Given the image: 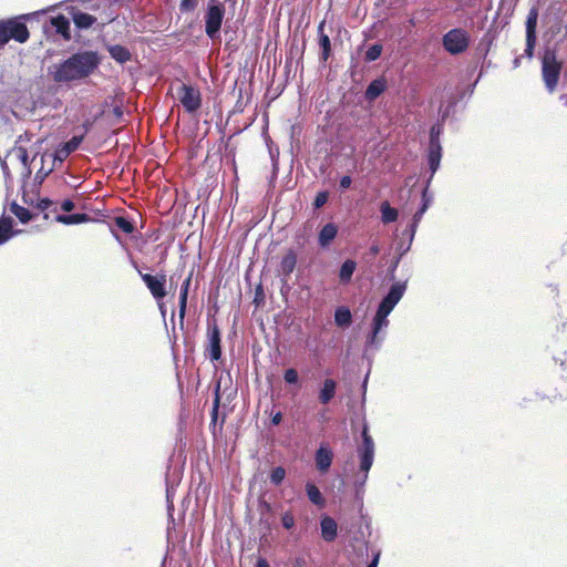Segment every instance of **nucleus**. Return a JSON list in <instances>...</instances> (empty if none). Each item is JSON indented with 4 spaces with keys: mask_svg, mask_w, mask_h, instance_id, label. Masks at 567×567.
Listing matches in <instances>:
<instances>
[{
    "mask_svg": "<svg viewBox=\"0 0 567 567\" xmlns=\"http://www.w3.org/2000/svg\"><path fill=\"white\" fill-rule=\"evenodd\" d=\"M306 491L311 503H313L317 506L324 505V498L322 497L321 492L315 484L307 483Z\"/></svg>",
    "mask_w": 567,
    "mask_h": 567,
    "instance_id": "31",
    "label": "nucleus"
},
{
    "mask_svg": "<svg viewBox=\"0 0 567 567\" xmlns=\"http://www.w3.org/2000/svg\"><path fill=\"white\" fill-rule=\"evenodd\" d=\"M338 234V226L333 223L326 224L319 231L318 243L320 247L330 246Z\"/></svg>",
    "mask_w": 567,
    "mask_h": 567,
    "instance_id": "14",
    "label": "nucleus"
},
{
    "mask_svg": "<svg viewBox=\"0 0 567 567\" xmlns=\"http://www.w3.org/2000/svg\"><path fill=\"white\" fill-rule=\"evenodd\" d=\"M173 286H175V282H173V277H171V279H169V287L173 288Z\"/></svg>",
    "mask_w": 567,
    "mask_h": 567,
    "instance_id": "57",
    "label": "nucleus"
},
{
    "mask_svg": "<svg viewBox=\"0 0 567 567\" xmlns=\"http://www.w3.org/2000/svg\"><path fill=\"white\" fill-rule=\"evenodd\" d=\"M389 315L390 313H388V312H385V311H383V310L378 308L377 313H375V316L373 318V328H372V333H371V337H370V340H369V342L371 344L375 343L377 336L380 332V330L383 327L388 326L389 321H388L386 318H388Z\"/></svg>",
    "mask_w": 567,
    "mask_h": 567,
    "instance_id": "19",
    "label": "nucleus"
},
{
    "mask_svg": "<svg viewBox=\"0 0 567 567\" xmlns=\"http://www.w3.org/2000/svg\"><path fill=\"white\" fill-rule=\"evenodd\" d=\"M225 16V7L216 0H209L205 14V32L214 39L219 32Z\"/></svg>",
    "mask_w": 567,
    "mask_h": 567,
    "instance_id": "5",
    "label": "nucleus"
},
{
    "mask_svg": "<svg viewBox=\"0 0 567 567\" xmlns=\"http://www.w3.org/2000/svg\"><path fill=\"white\" fill-rule=\"evenodd\" d=\"M536 37H526V48H525V54L529 59L534 55V49L536 44Z\"/></svg>",
    "mask_w": 567,
    "mask_h": 567,
    "instance_id": "42",
    "label": "nucleus"
},
{
    "mask_svg": "<svg viewBox=\"0 0 567 567\" xmlns=\"http://www.w3.org/2000/svg\"><path fill=\"white\" fill-rule=\"evenodd\" d=\"M74 207H75V205L71 199H64L61 204V208L64 212H71L72 209H74Z\"/></svg>",
    "mask_w": 567,
    "mask_h": 567,
    "instance_id": "47",
    "label": "nucleus"
},
{
    "mask_svg": "<svg viewBox=\"0 0 567 567\" xmlns=\"http://www.w3.org/2000/svg\"><path fill=\"white\" fill-rule=\"evenodd\" d=\"M386 89V81L383 78L373 80L365 90V99L368 101H374L379 97Z\"/></svg>",
    "mask_w": 567,
    "mask_h": 567,
    "instance_id": "20",
    "label": "nucleus"
},
{
    "mask_svg": "<svg viewBox=\"0 0 567 567\" xmlns=\"http://www.w3.org/2000/svg\"><path fill=\"white\" fill-rule=\"evenodd\" d=\"M286 477V470L282 466L275 467L270 473L271 484L278 486L282 483Z\"/></svg>",
    "mask_w": 567,
    "mask_h": 567,
    "instance_id": "36",
    "label": "nucleus"
},
{
    "mask_svg": "<svg viewBox=\"0 0 567 567\" xmlns=\"http://www.w3.org/2000/svg\"><path fill=\"white\" fill-rule=\"evenodd\" d=\"M221 338L220 330L215 323L208 329V343L205 348V354L210 361H218L221 358Z\"/></svg>",
    "mask_w": 567,
    "mask_h": 567,
    "instance_id": "8",
    "label": "nucleus"
},
{
    "mask_svg": "<svg viewBox=\"0 0 567 567\" xmlns=\"http://www.w3.org/2000/svg\"><path fill=\"white\" fill-rule=\"evenodd\" d=\"M320 526L322 538L326 542H333L337 537L338 529L336 520L329 516H324L320 522Z\"/></svg>",
    "mask_w": 567,
    "mask_h": 567,
    "instance_id": "17",
    "label": "nucleus"
},
{
    "mask_svg": "<svg viewBox=\"0 0 567 567\" xmlns=\"http://www.w3.org/2000/svg\"><path fill=\"white\" fill-rule=\"evenodd\" d=\"M198 0H182L179 9L182 12H190L196 9Z\"/></svg>",
    "mask_w": 567,
    "mask_h": 567,
    "instance_id": "40",
    "label": "nucleus"
},
{
    "mask_svg": "<svg viewBox=\"0 0 567 567\" xmlns=\"http://www.w3.org/2000/svg\"><path fill=\"white\" fill-rule=\"evenodd\" d=\"M14 235L13 219L10 216L0 217V245L8 241Z\"/></svg>",
    "mask_w": 567,
    "mask_h": 567,
    "instance_id": "22",
    "label": "nucleus"
},
{
    "mask_svg": "<svg viewBox=\"0 0 567 567\" xmlns=\"http://www.w3.org/2000/svg\"><path fill=\"white\" fill-rule=\"evenodd\" d=\"M176 94L184 110L189 114H195L202 106L200 91L186 83H181L176 87Z\"/></svg>",
    "mask_w": 567,
    "mask_h": 567,
    "instance_id": "4",
    "label": "nucleus"
},
{
    "mask_svg": "<svg viewBox=\"0 0 567 567\" xmlns=\"http://www.w3.org/2000/svg\"><path fill=\"white\" fill-rule=\"evenodd\" d=\"M256 567H270L266 559L259 558Z\"/></svg>",
    "mask_w": 567,
    "mask_h": 567,
    "instance_id": "50",
    "label": "nucleus"
},
{
    "mask_svg": "<svg viewBox=\"0 0 567 567\" xmlns=\"http://www.w3.org/2000/svg\"><path fill=\"white\" fill-rule=\"evenodd\" d=\"M83 141V135L81 136H73L71 140H69L62 147L61 152L64 153V156H69L72 152L76 151L80 144Z\"/></svg>",
    "mask_w": 567,
    "mask_h": 567,
    "instance_id": "33",
    "label": "nucleus"
},
{
    "mask_svg": "<svg viewBox=\"0 0 567 567\" xmlns=\"http://www.w3.org/2000/svg\"><path fill=\"white\" fill-rule=\"evenodd\" d=\"M440 134L441 130L436 126H433L430 132V143H440Z\"/></svg>",
    "mask_w": 567,
    "mask_h": 567,
    "instance_id": "45",
    "label": "nucleus"
},
{
    "mask_svg": "<svg viewBox=\"0 0 567 567\" xmlns=\"http://www.w3.org/2000/svg\"><path fill=\"white\" fill-rule=\"evenodd\" d=\"M471 38L467 31L454 28L447 31L442 39L443 48L452 55L465 52L470 47Z\"/></svg>",
    "mask_w": 567,
    "mask_h": 567,
    "instance_id": "3",
    "label": "nucleus"
},
{
    "mask_svg": "<svg viewBox=\"0 0 567 567\" xmlns=\"http://www.w3.org/2000/svg\"><path fill=\"white\" fill-rule=\"evenodd\" d=\"M538 19L537 8H532L526 19V37H536V27Z\"/></svg>",
    "mask_w": 567,
    "mask_h": 567,
    "instance_id": "30",
    "label": "nucleus"
},
{
    "mask_svg": "<svg viewBox=\"0 0 567 567\" xmlns=\"http://www.w3.org/2000/svg\"><path fill=\"white\" fill-rule=\"evenodd\" d=\"M107 51H109L111 58L114 59L118 63H126L132 58L130 50L126 47L121 45V44L110 45L107 48Z\"/></svg>",
    "mask_w": 567,
    "mask_h": 567,
    "instance_id": "23",
    "label": "nucleus"
},
{
    "mask_svg": "<svg viewBox=\"0 0 567 567\" xmlns=\"http://www.w3.org/2000/svg\"><path fill=\"white\" fill-rule=\"evenodd\" d=\"M284 379L289 384H296L299 380L298 372L293 368H289L285 371Z\"/></svg>",
    "mask_w": 567,
    "mask_h": 567,
    "instance_id": "39",
    "label": "nucleus"
},
{
    "mask_svg": "<svg viewBox=\"0 0 567 567\" xmlns=\"http://www.w3.org/2000/svg\"><path fill=\"white\" fill-rule=\"evenodd\" d=\"M50 21L52 27H54L55 32L60 34L64 41H70L72 39L70 32V22L66 17L59 14L56 17H52Z\"/></svg>",
    "mask_w": 567,
    "mask_h": 567,
    "instance_id": "13",
    "label": "nucleus"
},
{
    "mask_svg": "<svg viewBox=\"0 0 567 567\" xmlns=\"http://www.w3.org/2000/svg\"><path fill=\"white\" fill-rule=\"evenodd\" d=\"M441 158H442L441 143H430L427 161H429V166H430L432 174H434L437 171V168L440 166Z\"/></svg>",
    "mask_w": 567,
    "mask_h": 567,
    "instance_id": "18",
    "label": "nucleus"
},
{
    "mask_svg": "<svg viewBox=\"0 0 567 567\" xmlns=\"http://www.w3.org/2000/svg\"><path fill=\"white\" fill-rule=\"evenodd\" d=\"M281 420H282L281 412H277L275 415H272L271 423L275 425H278L281 422Z\"/></svg>",
    "mask_w": 567,
    "mask_h": 567,
    "instance_id": "49",
    "label": "nucleus"
},
{
    "mask_svg": "<svg viewBox=\"0 0 567 567\" xmlns=\"http://www.w3.org/2000/svg\"><path fill=\"white\" fill-rule=\"evenodd\" d=\"M519 64H520V58H516V59L514 60V68H518V66H519Z\"/></svg>",
    "mask_w": 567,
    "mask_h": 567,
    "instance_id": "54",
    "label": "nucleus"
},
{
    "mask_svg": "<svg viewBox=\"0 0 567 567\" xmlns=\"http://www.w3.org/2000/svg\"><path fill=\"white\" fill-rule=\"evenodd\" d=\"M141 278L147 289L150 290L152 297L158 302V307L164 311V303L163 299L167 296L166 290V275L165 274H157V275H151V274H142L140 271Z\"/></svg>",
    "mask_w": 567,
    "mask_h": 567,
    "instance_id": "6",
    "label": "nucleus"
},
{
    "mask_svg": "<svg viewBox=\"0 0 567 567\" xmlns=\"http://www.w3.org/2000/svg\"><path fill=\"white\" fill-rule=\"evenodd\" d=\"M92 218L87 214H72V215H58L55 217V220L58 223H61L63 225H75V224H82L87 223Z\"/></svg>",
    "mask_w": 567,
    "mask_h": 567,
    "instance_id": "25",
    "label": "nucleus"
},
{
    "mask_svg": "<svg viewBox=\"0 0 567 567\" xmlns=\"http://www.w3.org/2000/svg\"><path fill=\"white\" fill-rule=\"evenodd\" d=\"M101 62L102 59L96 51H79L54 64L50 69V75L55 83L79 82L92 75Z\"/></svg>",
    "mask_w": 567,
    "mask_h": 567,
    "instance_id": "1",
    "label": "nucleus"
},
{
    "mask_svg": "<svg viewBox=\"0 0 567 567\" xmlns=\"http://www.w3.org/2000/svg\"><path fill=\"white\" fill-rule=\"evenodd\" d=\"M52 205V200L49 198H42L38 203V207L42 210H47Z\"/></svg>",
    "mask_w": 567,
    "mask_h": 567,
    "instance_id": "48",
    "label": "nucleus"
},
{
    "mask_svg": "<svg viewBox=\"0 0 567 567\" xmlns=\"http://www.w3.org/2000/svg\"><path fill=\"white\" fill-rule=\"evenodd\" d=\"M381 53H382V45L373 44L367 50L364 59L368 62H372V61L378 60L381 56Z\"/></svg>",
    "mask_w": 567,
    "mask_h": 567,
    "instance_id": "37",
    "label": "nucleus"
},
{
    "mask_svg": "<svg viewBox=\"0 0 567 567\" xmlns=\"http://www.w3.org/2000/svg\"><path fill=\"white\" fill-rule=\"evenodd\" d=\"M72 20L78 29H89L96 22L94 16L82 11L73 12Z\"/></svg>",
    "mask_w": 567,
    "mask_h": 567,
    "instance_id": "24",
    "label": "nucleus"
},
{
    "mask_svg": "<svg viewBox=\"0 0 567 567\" xmlns=\"http://www.w3.org/2000/svg\"><path fill=\"white\" fill-rule=\"evenodd\" d=\"M430 202H431V198L429 197L427 195V189L424 188L423 192H422V206L420 207V209L414 214V217H413V221L414 224H417L423 214L426 212V209L429 208V205H430Z\"/></svg>",
    "mask_w": 567,
    "mask_h": 567,
    "instance_id": "34",
    "label": "nucleus"
},
{
    "mask_svg": "<svg viewBox=\"0 0 567 567\" xmlns=\"http://www.w3.org/2000/svg\"><path fill=\"white\" fill-rule=\"evenodd\" d=\"M219 388L220 386H219V383H218L217 386H216V390H215L213 409H212V412H210L212 421H210L209 427H210L213 433H215V431H216L217 419H218V413H219V405H220Z\"/></svg>",
    "mask_w": 567,
    "mask_h": 567,
    "instance_id": "29",
    "label": "nucleus"
},
{
    "mask_svg": "<svg viewBox=\"0 0 567 567\" xmlns=\"http://www.w3.org/2000/svg\"><path fill=\"white\" fill-rule=\"evenodd\" d=\"M379 555H377L373 560L368 565V567H378Z\"/></svg>",
    "mask_w": 567,
    "mask_h": 567,
    "instance_id": "52",
    "label": "nucleus"
},
{
    "mask_svg": "<svg viewBox=\"0 0 567 567\" xmlns=\"http://www.w3.org/2000/svg\"><path fill=\"white\" fill-rule=\"evenodd\" d=\"M381 219L384 224L393 223L398 219V209L391 207L389 202H383L380 206Z\"/></svg>",
    "mask_w": 567,
    "mask_h": 567,
    "instance_id": "28",
    "label": "nucleus"
},
{
    "mask_svg": "<svg viewBox=\"0 0 567 567\" xmlns=\"http://www.w3.org/2000/svg\"><path fill=\"white\" fill-rule=\"evenodd\" d=\"M281 524L286 529H291L295 526V517L291 512L284 513Z\"/></svg>",
    "mask_w": 567,
    "mask_h": 567,
    "instance_id": "41",
    "label": "nucleus"
},
{
    "mask_svg": "<svg viewBox=\"0 0 567 567\" xmlns=\"http://www.w3.org/2000/svg\"><path fill=\"white\" fill-rule=\"evenodd\" d=\"M328 199H329V193L327 190L319 192L316 195L312 205H313L315 208H321L323 205L327 204Z\"/></svg>",
    "mask_w": 567,
    "mask_h": 567,
    "instance_id": "38",
    "label": "nucleus"
},
{
    "mask_svg": "<svg viewBox=\"0 0 567 567\" xmlns=\"http://www.w3.org/2000/svg\"><path fill=\"white\" fill-rule=\"evenodd\" d=\"M315 460H316L317 468L320 472L326 473L332 464V460H333L332 451L329 447L320 446L316 452Z\"/></svg>",
    "mask_w": 567,
    "mask_h": 567,
    "instance_id": "12",
    "label": "nucleus"
},
{
    "mask_svg": "<svg viewBox=\"0 0 567 567\" xmlns=\"http://www.w3.org/2000/svg\"><path fill=\"white\" fill-rule=\"evenodd\" d=\"M8 43V37L6 33V23L4 21H0V48L4 47Z\"/></svg>",
    "mask_w": 567,
    "mask_h": 567,
    "instance_id": "44",
    "label": "nucleus"
},
{
    "mask_svg": "<svg viewBox=\"0 0 567 567\" xmlns=\"http://www.w3.org/2000/svg\"><path fill=\"white\" fill-rule=\"evenodd\" d=\"M173 286H175V282H173V277H171V279H169V287L173 288Z\"/></svg>",
    "mask_w": 567,
    "mask_h": 567,
    "instance_id": "56",
    "label": "nucleus"
},
{
    "mask_svg": "<svg viewBox=\"0 0 567 567\" xmlns=\"http://www.w3.org/2000/svg\"><path fill=\"white\" fill-rule=\"evenodd\" d=\"M18 158L21 161V163L27 166L29 163V154L27 148L24 147H18L16 150Z\"/></svg>",
    "mask_w": 567,
    "mask_h": 567,
    "instance_id": "43",
    "label": "nucleus"
},
{
    "mask_svg": "<svg viewBox=\"0 0 567 567\" xmlns=\"http://www.w3.org/2000/svg\"><path fill=\"white\" fill-rule=\"evenodd\" d=\"M225 2H230L233 6L236 4V0H225Z\"/></svg>",
    "mask_w": 567,
    "mask_h": 567,
    "instance_id": "58",
    "label": "nucleus"
},
{
    "mask_svg": "<svg viewBox=\"0 0 567 567\" xmlns=\"http://www.w3.org/2000/svg\"><path fill=\"white\" fill-rule=\"evenodd\" d=\"M352 179L349 175L342 176L340 179V187L342 189H348L351 186Z\"/></svg>",
    "mask_w": 567,
    "mask_h": 567,
    "instance_id": "46",
    "label": "nucleus"
},
{
    "mask_svg": "<svg viewBox=\"0 0 567 567\" xmlns=\"http://www.w3.org/2000/svg\"><path fill=\"white\" fill-rule=\"evenodd\" d=\"M4 23L8 42L11 39L19 43H24L29 40L30 33L25 23L19 22L14 19L7 20Z\"/></svg>",
    "mask_w": 567,
    "mask_h": 567,
    "instance_id": "10",
    "label": "nucleus"
},
{
    "mask_svg": "<svg viewBox=\"0 0 567 567\" xmlns=\"http://www.w3.org/2000/svg\"><path fill=\"white\" fill-rule=\"evenodd\" d=\"M114 224L125 234H132L134 231V225L123 216L115 217Z\"/></svg>",
    "mask_w": 567,
    "mask_h": 567,
    "instance_id": "35",
    "label": "nucleus"
},
{
    "mask_svg": "<svg viewBox=\"0 0 567 567\" xmlns=\"http://www.w3.org/2000/svg\"><path fill=\"white\" fill-rule=\"evenodd\" d=\"M406 289V282H396L391 286L386 296L382 299L379 305V309L391 313L396 303L401 300Z\"/></svg>",
    "mask_w": 567,
    "mask_h": 567,
    "instance_id": "9",
    "label": "nucleus"
},
{
    "mask_svg": "<svg viewBox=\"0 0 567 567\" xmlns=\"http://www.w3.org/2000/svg\"><path fill=\"white\" fill-rule=\"evenodd\" d=\"M66 157H68V156H64V153H63V152H61V148H59V150L56 151V158H58V159L63 161V159H65Z\"/></svg>",
    "mask_w": 567,
    "mask_h": 567,
    "instance_id": "51",
    "label": "nucleus"
},
{
    "mask_svg": "<svg viewBox=\"0 0 567 567\" xmlns=\"http://www.w3.org/2000/svg\"><path fill=\"white\" fill-rule=\"evenodd\" d=\"M114 111H115V114L122 115V111L120 110V107H115Z\"/></svg>",
    "mask_w": 567,
    "mask_h": 567,
    "instance_id": "55",
    "label": "nucleus"
},
{
    "mask_svg": "<svg viewBox=\"0 0 567 567\" xmlns=\"http://www.w3.org/2000/svg\"><path fill=\"white\" fill-rule=\"evenodd\" d=\"M225 419V416L223 417ZM221 423H225V420H221ZM223 424H220L219 429L221 430Z\"/></svg>",
    "mask_w": 567,
    "mask_h": 567,
    "instance_id": "59",
    "label": "nucleus"
},
{
    "mask_svg": "<svg viewBox=\"0 0 567 567\" xmlns=\"http://www.w3.org/2000/svg\"><path fill=\"white\" fill-rule=\"evenodd\" d=\"M334 321L338 327H349L352 322V315L347 307H339L334 312Z\"/></svg>",
    "mask_w": 567,
    "mask_h": 567,
    "instance_id": "27",
    "label": "nucleus"
},
{
    "mask_svg": "<svg viewBox=\"0 0 567 567\" xmlns=\"http://www.w3.org/2000/svg\"><path fill=\"white\" fill-rule=\"evenodd\" d=\"M192 279H193V271H190L188 274V276L184 279V281L181 285V289H179L178 317H179V320L182 323L186 316L187 299H188V292H189Z\"/></svg>",
    "mask_w": 567,
    "mask_h": 567,
    "instance_id": "11",
    "label": "nucleus"
},
{
    "mask_svg": "<svg viewBox=\"0 0 567 567\" xmlns=\"http://www.w3.org/2000/svg\"><path fill=\"white\" fill-rule=\"evenodd\" d=\"M324 24H326L324 20L319 23L318 34H319V45L321 48L320 59H321V61L327 62L331 55V42H330L329 35H327L323 32Z\"/></svg>",
    "mask_w": 567,
    "mask_h": 567,
    "instance_id": "16",
    "label": "nucleus"
},
{
    "mask_svg": "<svg viewBox=\"0 0 567 567\" xmlns=\"http://www.w3.org/2000/svg\"><path fill=\"white\" fill-rule=\"evenodd\" d=\"M563 61L557 59V53L553 49H546L542 56V78L549 93H553L558 85Z\"/></svg>",
    "mask_w": 567,
    "mask_h": 567,
    "instance_id": "2",
    "label": "nucleus"
},
{
    "mask_svg": "<svg viewBox=\"0 0 567 567\" xmlns=\"http://www.w3.org/2000/svg\"><path fill=\"white\" fill-rule=\"evenodd\" d=\"M358 452L360 456V470L364 473L365 480L374 457V443L367 426L362 430V445L359 447Z\"/></svg>",
    "mask_w": 567,
    "mask_h": 567,
    "instance_id": "7",
    "label": "nucleus"
},
{
    "mask_svg": "<svg viewBox=\"0 0 567 567\" xmlns=\"http://www.w3.org/2000/svg\"><path fill=\"white\" fill-rule=\"evenodd\" d=\"M297 265V255L290 249L281 258L279 271L284 276L285 280L290 277Z\"/></svg>",
    "mask_w": 567,
    "mask_h": 567,
    "instance_id": "15",
    "label": "nucleus"
},
{
    "mask_svg": "<svg viewBox=\"0 0 567 567\" xmlns=\"http://www.w3.org/2000/svg\"><path fill=\"white\" fill-rule=\"evenodd\" d=\"M337 383L332 379H326L319 392V401L322 404H328L336 395Z\"/></svg>",
    "mask_w": 567,
    "mask_h": 567,
    "instance_id": "21",
    "label": "nucleus"
},
{
    "mask_svg": "<svg viewBox=\"0 0 567 567\" xmlns=\"http://www.w3.org/2000/svg\"><path fill=\"white\" fill-rule=\"evenodd\" d=\"M370 251L372 255H378L380 251L379 246L378 245L371 246Z\"/></svg>",
    "mask_w": 567,
    "mask_h": 567,
    "instance_id": "53",
    "label": "nucleus"
},
{
    "mask_svg": "<svg viewBox=\"0 0 567 567\" xmlns=\"http://www.w3.org/2000/svg\"><path fill=\"white\" fill-rule=\"evenodd\" d=\"M10 209L14 214V216L23 224L32 219L31 212L17 203H12Z\"/></svg>",
    "mask_w": 567,
    "mask_h": 567,
    "instance_id": "32",
    "label": "nucleus"
},
{
    "mask_svg": "<svg viewBox=\"0 0 567 567\" xmlns=\"http://www.w3.org/2000/svg\"><path fill=\"white\" fill-rule=\"evenodd\" d=\"M355 268H357V262L354 260H352V259H347L341 265V268H340V271H339L340 281L343 282V284H348L351 280L352 275H353Z\"/></svg>",
    "mask_w": 567,
    "mask_h": 567,
    "instance_id": "26",
    "label": "nucleus"
}]
</instances>
